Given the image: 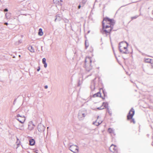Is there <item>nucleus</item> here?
<instances>
[{"instance_id":"nucleus-3","label":"nucleus","mask_w":153,"mask_h":153,"mask_svg":"<svg viewBox=\"0 0 153 153\" xmlns=\"http://www.w3.org/2000/svg\"><path fill=\"white\" fill-rule=\"evenodd\" d=\"M92 62V58L90 57H86L85 58L84 67L86 71H89L92 68L91 63Z\"/></svg>"},{"instance_id":"nucleus-13","label":"nucleus","mask_w":153,"mask_h":153,"mask_svg":"<svg viewBox=\"0 0 153 153\" xmlns=\"http://www.w3.org/2000/svg\"><path fill=\"white\" fill-rule=\"evenodd\" d=\"M20 12L19 11H15L13 13V15H16V17H13V19H18V16L20 15Z\"/></svg>"},{"instance_id":"nucleus-27","label":"nucleus","mask_w":153,"mask_h":153,"mask_svg":"<svg viewBox=\"0 0 153 153\" xmlns=\"http://www.w3.org/2000/svg\"><path fill=\"white\" fill-rule=\"evenodd\" d=\"M85 46L86 48H87L88 46V45H89L85 41Z\"/></svg>"},{"instance_id":"nucleus-22","label":"nucleus","mask_w":153,"mask_h":153,"mask_svg":"<svg viewBox=\"0 0 153 153\" xmlns=\"http://www.w3.org/2000/svg\"><path fill=\"white\" fill-rule=\"evenodd\" d=\"M97 120H96L95 122H94L93 123V124L97 126H99L100 124H101L102 123V121H101L100 122H97V124H96V123H97Z\"/></svg>"},{"instance_id":"nucleus-8","label":"nucleus","mask_w":153,"mask_h":153,"mask_svg":"<svg viewBox=\"0 0 153 153\" xmlns=\"http://www.w3.org/2000/svg\"><path fill=\"white\" fill-rule=\"evenodd\" d=\"M134 114V110L133 108H132L129 111L128 115H127L128 120L132 119Z\"/></svg>"},{"instance_id":"nucleus-16","label":"nucleus","mask_w":153,"mask_h":153,"mask_svg":"<svg viewBox=\"0 0 153 153\" xmlns=\"http://www.w3.org/2000/svg\"><path fill=\"white\" fill-rule=\"evenodd\" d=\"M56 19L55 20V22H56V20H57L58 21H60L61 19V16H60V15L59 14H57L56 16Z\"/></svg>"},{"instance_id":"nucleus-30","label":"nucleus","mask_w":153,"mask_h":153,"mask_svg":"<svg viewBox=\"0 0 153 153\" xmlns=\"http://www.w3.org/2000/svg\"><path fill=\"white\" fill-rule=\"evenodd\" d=\"M64 21H65V22L66 23H68V21H69V20L68 19H65V20H64Z\"/></svg>"},{"instance_id":"nucleus-42","label":"nucleus","mask_w":153,"mask_h":153,"mask_svg":"<svg viewBox=\"0 0 153 153\" xmlns=\"http://www.w3.org/2000/svg\"><path fill=\"white\" fill-rule=\"evenodd\" d=\"M152 14H153V10H152Z\"/></svg>"},{"instance_id":"nucleus-31","label":"nucleus","mask_w":153,"mask_h":153,"mask_svg":"<svg viewBox=\"0 0 153 153\" xmlns=\"http://www.w3.org/2000/svg\"><path fill=\"white\" fill-rule=\"evenodd\" d=\"M57 1H58V2H59V0H53V1L54 2V3H56V2Z\"/></svg>"},{"instance_id":"nucleus-4","label":"nucleus","mask_w":153,"mask_h":153,"mask_svg":"<svg viewBox=\"0 0 153 153\" xmlns=\"http://www.w3.org/2000/svg\"><path fill=\"white\" fill-rule=\"evenodd\" d=\"M87 114L86 111L84 110H79L78 115V117L79 120H83Z\"/></svg>"},{"instance_id":"nucleus-1","label":"nucleus","mask_w":153,"mask_h":153,"mask_svg":"<svg viewBox=\"0 0 153 153\" xmlns=\"http://www.w3.org/2000/svg\"><path fill=\"white\" fill-rule=\"evenodd\" d=\"M115 22L113 19H111L108 17L105 18L102 22V29L101 32L103 34H105L107 35L113 28Z\"/></svg>"},{"instance_id":"nucleus-23","label":"nucleus","mask_w":153,"mask_h":153,"mask_svg":"<svg viewBox=\"0 0 153 153\" xmlns=\"http://www.w3.org/2000/svg\"><path fill=\"white\" fill-rule=\"evenodd\" d=\"M87 0H82V2L81 3V4H82L84 6V5L85 4Z\"/></svg>"},{"instance_id":"nucleus-45","label":"nucleus","mask_w":153,"mask_h":153,"mask_svg":"<svg viewBox=\"0 0 153 153\" xmlns=\"http://www.w3.org/2000/svg\"><path fill=\"white\" fill-rule=\"evenodd\" d=\"M19 57H20L21 56L20 55H19Z\"/></svg>"},{"instance_id":"nucleus-41","label":"nucleus","mask_w":153,"mask_h":153,"mask_svg":"<svg viewBox=\"0 0 153 153\" xmlns=\"http://www.w3.org/2000/svg\"><path fill=\"white\" fill-rule=\"evenodd\" d=\"M99 117V116H98L97 117V119H98Z\"/></svg>"},{"instance_id":"nucleus-25","label":"nucleus","mask_w":153,"mask_h":153,"mask_svg":"<svg viewBox=\"0 0 153 153\" xmlns=\"http://www.w3.org/2000/svg\"><path fill=\"white\" fill-rule=\"evenodd\" d=\"M46 59L45 58H43L42 60V62L43 64L46 63Z\"/></svg>"},{"instance_id":"nucleus-34","label":"nucleus","mask_w":153,"mask_h":153,"mask_svg":"<svg viewBox=\"0 0 153 153\" xmlns=\"http://www.w3.org/2000/svg\"><path fill=\"white\" fill-rule=\"evenodd\" d=\"M40 70V67H39H39H38V69H37V71H39Z\"/></svg>"},{"instance_id":"nucleus-12","label":"nucleus","mask_w":153,"mask_h":153,"mask_svg":"<svg viewBox=\"0 0 153 153\" xmlns=\"http://www.w3.org/2000/svg\"><path fill=\"white\" fill-rule=\"evenodd\" d=\"M144 61L146 62L150 63L153 65V59H152L149 58H145Z\"/></svg>"},{"instance_id":"nucleus-32","label":"nucleus","mask_w":153,"mask_h":153,"mask_svg":"<svg viewBox=\"0 0 153 153\" xmlns=\"http://www.w3.org/2000/svg\"><path fill=\"white\" fill-rule=\"evenodd\" d=\"M18 129H19L20 130H22L24 129L23 127H21V128H17Z\"/></svg>"},{"instance_id":"nucleus-11","label":"nucleus","mask_w":153,"mask_h":153,"mask_svg":"<svg viewBox=\"0 0 153 153\" xmlns=\"http://www.w3.org/2000/svg\"><path fill=\"white\" fill-rule=\"evenodd\" d=\"M108 131L112 136H114L115 135L114 130L113 129L111 128H109L108 129Z\"/></svg>"},{"instance_id":"nucleus-17","label":"nucleus","mask_w":153,"mask_h":153,"mask_svg":"<svg viewBox=\"0 0 153 153\" xmlns=\"http://www.w3.org/2000/svg\"><path fill=\"white\" fill-rule=\"evenodd\" d=\"M28 49L31 52H34L35 51L34 49L32 46H29L28 48Z\"/></svg>"},{"instance_id":"nucleus-28","label":"nucleus","mask_w":153,"mask_h":153,"mask_svg":"<svg viewBox=\"0 0 153 153\" xmlns=\"http://www.w3.org/2000/svg\"><path fill=\"white\" fill-rule=\"evenodd\" d=\"M131 119V122H133L134 124L135 123V122L134 119L132 118Z\"/></svg>"},{"instance_id":"nucleus-10","label":"nucleus","mask_w":153,"mask_h":153,"mask_svg":"<svg viewBox=\"0 0 153 153\" xmlns=\"http://www.w3.org/2000/svg\"><path fill=\"white\" fill-rule=\"evenodd\" d=\"M34 127L35 125L32 121H30L29 122L28 129L29 130L31 131L33 130L34 128Z\"/></svg>"},{"instance_id":"nucleus-2","label":"nucleus","mask_w":153,"mask_h":153,"mask_svg":"<svg viewBox=\"0 0 153 153\" xmlns=\"http://www.w3.org/2000/svg\"><path fill=\"white\" fill-rule=\"evenodd\" d=\"M128 44L126 42H122L119 44V48L120 52L123 53L127 54L129 53L127 49Z\"/></svg>"},{"instance_id":"nucleus-36","label":"nucleus","mask_w":153,"mask_h":153,"mask_svg":"<svg viewBox=\"0 0 153 153\" xmlns=\"http://www.w3.org/2000/svg\"><path fill=\"white\" fill-rule=\"evenodd\" d=\"M107 111L108 112V113L110 114H111L110 113V111H109V109H108V110H107Z\"/></svg>"},{"instance_id":"nucleus-43","label":"nucleus","mask_w":153,"mask_h":153,"mask_svg":"<svg viewBox=\"0 0 153 153\" xmlns=\"http://www.w3.org/2000/svg\"><path fill=\"white\" fill-rule=\"evenodd\" d=\"M96 124H97V123H96Z\"/></svg>"},{"instance_id":"nucleus-14","label":"nucleus","mask_w":153,"mask_h":153,"mask_svg":"<svg viewBox=\"0 0 153 153\" xmlns=\"http://www.w3.org/2000/svg\"><path fill=\"white\" fill-rule=\"evenodd\" d=\"M90 88L91 91H93L95 89V83L94 81H93L91 82V85L90 86Z\"/></svg>"},{"instance_id":"nucleus-7","label":"nucleus","mask_w":153,"mask_h":153,"mask_svg":"<svg viewBox=\"0 0 153 153\" xmlns=\"http://www.w3.org/2000/svg\"><path fill=\"white\" fill-rule=\"evenodd\" d=\"M110 150L113 153H118L117 147L113 144H112L109 148Z\"/></svg>"},{"instance_id":"nucleus-9","label":"nucleus","mask_w":153,"mask_h":153,"mask_svg":"<svg viewBox=\"0 0 153 153\" xmlns=\"http://www.w3.org/2000/svg\"><path fill=\"white\" fill-rule=\"evenodd\" d=\"M37 128L38 131L41 132L44 131L45 127L43 125L40 124L38 125Z\"/></svg>"},{"instance_id":"nucleus-40","label":"nucleus","mask_w":153,"mask_h":153,"mask_svg":"<svg viewBox=\"0 0 153 153\" xmlns=\"http://www.w3.org/2000/svg\"><path fill=\"white\" fill-rule=\"evenodd\" d=\"M60 1L61 2H62V0H60Z\"/></svg>"},{"instance_id":"nucleus-15","label":"nucleus","mask_w":153,"mask_h":153,"mask_svg":"<svg viewBox=\"0 0 153 153\" xmlns=\"http://www.w3.org/2000/svg\"><path fill=\"white\" fill-rule=\"evenodd\" d=\"M108 104L107 102H103L102 103V106L103 108H106L107 110H108Z\"/></svg>"},{"instance_id":"nucleus-5","label":"nucleus","mask_w":153,"mask_h":153,"mask_svg":"<svg viewBox=\"0 0 153 153\" xmlns=\"http://www.w3.org/2000/svg\"><path fill=\"white\" fill-rule=\"evenodd\" d=\"M69 149L71 152L74 153H78L79 152V148L76 145H71Z\"/></svg>"},{"instance_id":"nucleus-21","label":"nucleus","mask_w":153,"mask_h":153,"mask_svg":"<svg viewBox=\"0 0 153 153\" xmlns=\"http://www.w3.org/2000/svg\"><path fill=\"white\" fill-rule=\"evenodd\" d=\"M43 34V33L42 31V28H40L39 29L38 34L39 35L42 36Z\"/></svg>"},{"instance_id":"nucleus-20","label":"nucleus","mask_w":153,"mask_h":153,"mask_svg":"<svg viewBox=\"0 0 153 153\" xmlns=\"http://www.w3.org/2000/svg\"><path fill=\"white\" fill-rule=\"evenodd\" d=\"M101 94L100 92H98L97 93L94 94L93 95V97H100Z\"/></svg>"},{"instance_id":"nucleus-24","label":"nucleus","mask_w":153,"mask_h":153,"mask_svg":"<svg viewBox=\"0 0 153 153\" xmlns=\"http://www.w3.org/2000/svg\"><path fill=\"white\" fill-rule=\"evenodd\" d=\"M139 16L138 15H136L132 17H131V20H132L133 19H135L137 18Z\"/></svg>"},{"instance_id":"nucleus-29","label":"nucleus","mask_w":153,"mask_h":153,"mask_svg":"<svg viewBox=\"0 0 153 153\" xmlns=\"http://www.w3.org/2000/svg\"><path fill=\"white\" fill-rule=\"evenodd\" d=\"M44 64V67L45 68H46L47 66V63L46 62L43 64Z\"/></svg>"},{"instance_id":"nucleus-35","label":"nucleus","mask_w":153,"mask_h":153,"mask_svg":"<svg viewBox=\"0 0 153 153\" xmlns=\"http://www.w3.org/2000/svg\"><path fill=\"white\" fill-rule=\"evenodd\" d=\"M48 88V86L47 85H45V89H47Z\"/></svg>"},{"instance_id":"nucleus-6","label":"nucleus","mask_w":153,"mask_h":153,"mask_svg":"<svg viewBox=\"0 0 153 153\" xmlns=\"http://www.w3.org/2000/svg\"><path fill=\"white\" fill-rule=\"evenodd\" d=\"M16 117H17L16 119L22 123H23L26 120L25 117L24 116L20 115L19 114H18Z\"/></svg>"},{"instance_id":"nucleus-38","label":"nucleus","mask_w":153,"mask_h":153,"mask_svg":"<svg viewBox=\"0 0 153 153\" xmlns=\"http://www.w3.org/2000/svg\"><path fill=\"white\" fill-rule=\"evenodd\" d=\"M81 7V6L80 5H79V6H78V8L79 9H80Z\"/></svg>"},{"instance_id":"nucleus-44","label":"nucleus","mask_w":153,"mask_h":153,"mask_svg":"<svg viewBox=\"0 0 153 153\" xmlns=\"http://www.w3.org/2000/svg\"><path fill=\"white\" fill-rule=\"evenodd\" d=\"M47 128V129H48L49 127H48Z\"/></svg>"},{"instance_id":"nucleus-37","label":"nucleus","mask_w":153,"mask_h":153,"mask_svg":"<svg viewBox=\"0 0 153 153\" xmlns=\"http://www.w3.org/2000/svg\"><path fill=\"white\" fill-rule=\"evenodd\" d=\"M4 25H8V23H7V22H5V23H4Z\"/></svg>"},{"instance_id":"nucleus-46","label":"nucleus","mask_w":153,"mask_h":153,"mask_svg":"<svg viewBox=\"0 0 153 153\" xmlns=\"http://www.w3.org/2000/svg\"><path fill=\"white\" fill-rule=\"evenodd\" d=\"M36 153H38L37 152H36Z\"/></svg>"},{"instance_id":"nucleus-26","label":"nucleus","mask_w":153,"mask_h":153,"mask_svg":"<svg viewBox=\"0 0 153 153\" xmlns=\"http://www.w3.org/2000/svg\"><path fill=\"white\" fill-rule=\"evenodd\" d=\"M97 109L98 110H102L104 109V108H103V106H101L100 107L97 108Z\"/></svg>"},{"instance_id":"nucleus-19","label":"nucleus","mask_w":153,"mask_h":153,"mask_svg":"<svg viewBox=\"0 0 153 153\" xmlns=\"http://www.w3.org/2000/svg\"><path fill=\"white\" fill-rule=\"evenodd\" d=\"M5 16L7 19H10L11 16V13L9 12L6 13L5 14Z\"/></svg>"},{"instance_id":"nucleus-39","label":"nucleus","mask_w":153,"mask_h":153,"mask_svg":"<svg viewBox=\"0 0 153 153\" xmlns=\"http://www.w3.org/2000/svg\"><path fill=\"white\" fill-rule=\"evenodd\" d=\"M14 16H15V17H16V15H14L13 14V17Z\"/></svg>"},{"instance_id":"nucleus-33","label":"nucleus","mask_w":153,"mask_h":153,"mask_svg":"<svg viewBox=\"0 0 153 153\" xmlns=\"http://www.w3.org/2000/svg\"><path fill=\"white\" fill-rule=\"evenodd\" d=\"M4 12H7L8 11V9L7 8H5L4 9Z\"/></svg>"},{"instance_id":"nucleus-18","label":"nucleus","mask_w":153,"mask_h":153,"mask_svg":"<svg viewBox=\"0 0 153 153\" xmlns=\"http://www.w3.org/2000/svg\"><path fill=\"white\" fill-rule=\"evenodd\" d=\"M30 145L31 146H33L35 144V141L33 139H30L29 140Z\"/></svg>"}]
</instances>
